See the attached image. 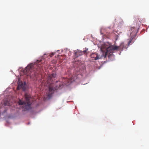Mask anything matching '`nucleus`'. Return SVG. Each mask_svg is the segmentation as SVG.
I'll use <instances>...</instances> for the list:
<instances>
[{
  "label": "nucleus",
  "mask_w": 149,
  "mask_h": 149,
  "mask_svg": "<svg viewBox=\"0 0 149 149\" xmlns=\"http://www.w3.org/2000/svg\"><path fill=\"white\" fill-rule=\"evenodd\" d=\"M131 30L132 32L131 33L130 35L131 37L135 36L136 34V29L134 27H132L131 28Z\"/></svg>",
  "instance_id": "6"
},
{
  "label": "nucleus",
  "mask_w": 149,
  "mask_h": 149,
  "mask_svg": "<svg viewBox=\"0 0 149 149\" xmlns=\"http://www.w3.org/2000/svg\"><path fill=\"white\" fill-rule=\"evenodd\" d=\"M88 50V49H86L85 50H84L82 52L79 50H78L75 52V54L76 57H78L79 56L83 54H84L85 53H87Z\"/></svg>",
  "instance_id": "4"
},
{
  "label": "nucleus",
  "mask_w": 149,
  "mask_h": 149,
  "mask_svg": "<svg viewBox=\"0 0 149 149\" xmlns=\"http://www.w3.org/2000/svg\"><path fill=\"white\" fill-rule=\"evenodd\" d=\"M132 39H130L129 40V41H128V43H127V46H129V45H130V43L131 42V41H132Z\"/></svg>",
  "instance_id": "12"
},
{
  "label": "nucleus",
  "mask_w": 149,
  "mask_h": 149,
  "mask_svg": "<svg viewBox=\"0 0 149 149\" xmlns=\"http://www.w3.org/2000/svg\"><path fill=\"white\" fill-rule=\"evenodd\" d=\"M25 101L19 99L18 103L20 105H23L25 111L29 110L30 108L31 102L30 101V97L27 94L25 95Z\"/></svg>",
  "instance_id": "2"
},
{
  "label": "nucleus",
  "mask_w": 149,
  "mask_h": 149,
  "mask_svg": "<svg viewBox=\"0 0 149 149\" xmlns=\"http://www.w3.org/2000/svg\"><path fill=\"white\" fill-rule=\"evenodd\" d=\"M117 46H110L108 47L106 49V52L105 53V56H108L109 57V56L113 54V51L114 50L117 49Z\"/></svg>",
  "instance_id": "3"
},
{
  "label": "nucleus",
  "mask_w": 149,
  "mask_h": 149,
  "mask_svg": "<svg viewBox=\"0 0 149 149\" xmlns=\"http://www.w3.org/2000/svg\"><path fill=\"white\" fill-rule=\"evenodd\" d=\"M91 58H94L95 60L99 59L100 58L97 54L95 53H92L91 54Z\"/></svg>",
  "instance_id": "7"
},
{
  "label": "nucleus",
  "mask_w": 149,
  "mask_h": 149,
  "mask_svg": "<svg viewBox=\"0 0 149 149\" xmlns=\"http://www.w3.org/2000/svg\"><path fill=\"white\" fill-rule=\"evenodd\" d=\"M53 90V88L52 87L49 86V92H52Z\"/></svg>",
  "instance_id": "11"
},
{
  "label": "nucleus",
  "mask_w": 149,
  "mask_h": 149,
  "mask_svg": "<svg viewBox=\"0 0 149 149\" xmlns=\"http://www.w3.org/2000/svg\"><path fill=\"white\" fill-rule=\"evenodd\" d=\"M42 60H38L34 64L31 63L28 65L24 70V74L29 76L31 78L37 77V75L42 70L43 63Z\"/></svg>",
  "instance_id": "1"
},
{
  "label": "nucleus",
  "mask_w": 149,
  "mask_h": 149,
  "mask_svg": "<svg viewBox=\"0 0 149 149\" xmlns=\"http://www.w3.org/2000/svg\"><path fill=\"white\" fill-rule=\"evenodd\" d=\"M18 86L17 87V88H21L22 87V86L23 85V84L22 83H21V84H20V82H18Z\"/></svg>",
  "instance_id": "10"
},
{
  "label": "nucleus",
  "mask_w": 149,
  "mask_h": 149,
  "mask_svg": "<svg viewBox=\"0 0 149 149\" xmlns=\"http://www.w3.org/2000/svg\"><path fill=\"white\" fill-rule=\"evenodd\" d=\"M4 104L5 105L10 106V103L8 101H5Z\"/></svg>",
  "instance_id": "9"
},
{
  "label": "nucleus",
  "mask_w": 149,
  "mask_h": 149,
  "mask_svg": "<svg viewBox=\"0 0 149 149\" xmlns=\"http://www.w3.org/2000/svg\"><path fill=\"white\" fill-rule=\"evenodd\" d=\"M56 77V74L54 73H53L49 75L48 77L49 79H51L52 78H54Z\"/></svg>",
  "instance_id": "8"
},
{
  "label": "nucleus",
  "mask_w": 149,
  "mask_h": 149,
  "mask_svg": "<svg viewBox=\"0 0 149 149\" xmlns=\"http://www.w3.org/2000/svg\"><path fill=\"white\" fill-rule=\"evenodd\" d=\"M117 49L119 50H122L124 49H127V47L126 45H125L123 42H122L120 43V45L118 46H117Z\"/></svg>",
  "instance_id": "5"
}]
</instances>
